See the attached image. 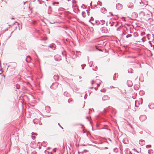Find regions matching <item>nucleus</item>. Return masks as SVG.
<instances>
[{
  "label": "nucleus",
  "mask_w": 154,
  "mask_h": 154,
  "mask_svg": "<svg viewBox=\"0 0 154 154\" xmlns=\"http://www.w3.org/2000/svg\"><path fill=\"white\" fill-rule=\"evenodd\" d=\"M27 58H29L30 59V57L29 56V57H27Z\"/></svg>",
  "instance_id": "nucleus-2"
},
{
  "label": "nucleus",
  "mask_w": 154,
  "mask_h": 154,
  "mask_svg": "<svg viewBox=\"0 0 154 154\" xmlns=\"http://www.w3.org/2000/svg\"><path fill=\"white\" fill-rule=\"evenodd\" d=\"M99 50L100 51H102V50L101 49Z\"/></svg>",
  "instance_id": "nucleus-5"
},
{
  "label": "nucleus",
  "mask_w": 154,
  "mask_h": 154,
  "mask_svg": "<svg viewBox=\"0 0 154 154\" xmlns=\"http://www.w3.org/2000/svg\"><path fill=\"white\" fill-rule=\"evenodd\" d=\"M53 5H54L55 4H59V3L58 2H54V3H53Z\"/></svg>",
  "instance_id": "nucleus-1"
},
{
  "label": "nucleus",
  "mask_w": 154,
  "mask_h": 154,
  "mask_svg": "<svg viewBox=\"0 0 154 154\" xmlns=\"http://www.w3.org/2000/svg\"><path fill=\"white\" fill-rule=\"evenodd\" d=\"M93 83H94V82H93V81H92V84H93Z\"/></svg>",
  "instance_id": "nucleus-4"
},
{
  "label": "nucleus",
  "mask_w": 154,
  "mask_h": 154,
  "mask_svg": "<svg viewBox=\"0 0 154 154\" xmlns=\"http://www.w3.org/2000/svg\"><path fill=\"white\" fill-rule=\"evenodd\" d=\"M93 88V87H90V89H92Z\"/></svg>",
  "instance_id": "nucleus-3"
}]
</instances>
